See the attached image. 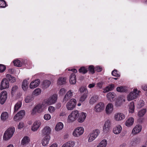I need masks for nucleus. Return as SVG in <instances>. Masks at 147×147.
<instances>
[{"label": "nucleus", "instance_id": "7", "mask_svg": "<svg viewBox=\"0 0 147 147\" xmlns=\"http://www.w3.org/2000/svg\"><path fill=\"white\" fill-rule=\"evenodd\" d=\"M44 105L45 104L42 103V104H40L36 105L32 110L31 114L34 115L36 112L40 113L43 112L44 110V108L43 107Z\"/></svg>", "mask_w": 147, "mask_h": 147}, {"label": "nucleus", "instance_id": "32", "mask_svg": "<svg viewBox=\"0 0 147 147\" xmlns=\"http://www.w3.org/2000/svg\"><path fill=\"white\" fill-rule=\"evenodd\" d=\"M114 87L115 86L114 84L109 85L103 89V92L104 93H106L109 91H111L113 89Z\"/></svg>", "mask_w": 147, "mask_h": 147}, {"label": "nucleus", "instance_id": "45", "mask_svg": "<svg viewBox=\"0 0 147 147\" xmlns=\"http://www.w3.org/2000/svg\"><path fill=\"white\" fill-rule=\"evenodd\" d=\"M146 112V109H143L139 111L138 115L140 117L143 116Z\"/></svg>", "mask_w": 147, "mask_h": 147}, {"label": "nucleus", "instance_id": "2", "mask_svg": "<svg viewBox=\"0 0 147 147\" xmlns=\"http://www.w3.org/2000/svg\"><path fill=\"white\" fill-rule=\"evenodd\" d=\"M58 95L56 94H54L50 96L47 99L43 102V104L47 105H51L55 103L57 101Z\"/></svg>", "mask_w": 147, "mask_h": 147}, {"label": "nucleus", "instance_id": "14", "mask_svg": "<svg viewBox=\"0 0 147 147\" xmlns=\"http://www.w3.org/2000/svg\"><path fill=\"white\" fill-rule=\"evenodd\" d=\"M7 93L6 91H3L1 92L0 96V102L3 104L5 102L7 98Z\"/></svg>", "mask_w": 147, "mask_h": 147}, {"label": "nucleus", "instance_id": "48", "mask_svg": "<svg viewBox=\"0 0 147 147\" xmlns=\"http://www.w3.org/2000/svg\"><path fill=\"white\" fill-rule=\"evenodd\" d=\"M79 91L81 93H88V90L85 87H81L79 89Z\"/></svg>", "mask_w": 147, "mask_h": 147}, {"label": "nucleus", "instance_id": "30", "mask_svg": "<svg viewBox=\"0 0 147 147\" xmlns=\"http://www.w3.org/2000/svg\"><path fill=\"white\" fill-rule=\"evenodd\" d=\"M22 102L21 101L18 102L16 103L14 106L13 113H16L21 107Z\"/></svg>", "mask_w": 147, "mask_h": 147}, {"label": "nucleus", "instance_id": "54", "mask_svg": "<svg viewBox=\"0 0 147 147\" xmlns=\"http://www.w3.org/2000/svg\"><path fill=\"white\" fill-rule=\"evenodd\" d=\"M51 117L50 114L47 113L45 114L44 116V119L45 120H48L50 119L51 118Z\"/></svg>", "mask_w": 147, "mask_h": 147}, {"label": "nucleus", "instance_id": "38", "mask_svg": "<svg viewBox=\"0 0 147 147\" xmlns=\"http://www.w3.org/2000/svg\"><path fill=\"white\" fill-rule=\"evenodd\" d=\"M28 87V83L27 80H24L22 84V88L24 91H26Z\"/></svg>", "mask_w": 147, "mask_h": 147}, {"label": "nucleus", "instance_id": "27", "mask_svg": "<svg viewBox=\"0 0 147 147\" xmlns=\"http://www.w3.org/2000/svg\"><path fill=\"white\" fill-rule=\"evenodd\" d=\"M125 98L123 97L121 98H120L118 99L115 102V106L116 107L120 106L122 105L123 102H125Z\"/></svg>", "mask_w": 147, "mask_h": 147}, {"label": "nucleus", "instance_id": "50", "mask_svg": "<svg viewBox=\"0 0 147 147\" xmlns=\"http://www.w3.org/2000/svg\"><path fill=\"white\" fill-rule=\"evenodd\" d=\"M116 90L117 91L120 92H124L126 90L125 88L122 86L117 87Z\"/></svg>", "mask_w": 147, "mask_h": 147}, {"label": "nucleus", "instance_id": "62", "mask_svg": "<svg viewBox=\"0 0 147 147\" xmlns=\"http://www.w3.org/2000/svg\"><path fill=\"white\" fill-rule=\"evenodd\" d=\"M95 84H96L95 83H92V84H90L88 85V87L90 88H92L94 87Z\"/></svg>", "mask_w": 147, "mask_h": 147}, {"label": "nucleus", "instance_id": "33", "mask_svg": "<svg viewBox=\"0 0 147 147\" xmlns=\"http://www.w3.org/2000/svg\"><path fill=\"white\" fill-rule=\"evenodd\" d=\"M63 127V123L61 122L57 123L55 127V130L57 131H59L62 129Z\"/></svg>", "mask_w": 147, "mask_h": 147}, {"label": "nucleus", "instance_id": "41", "mask_svg": "<svg viewBox=\"0 0 147 147\" xmlns=\"http://www.w3.org/2000/svg\"><path fill=\"white\" fill-rule=\"evenodd\" d=\"M88 71V70L87 69V67H82L79 69V71L80 73L83 74H85Z\"/></svg>", "mask_w": 147, "mask_h": 147}, {"label": "nucleus", "instance_id": "23", "mask_svg": "<svg viewBox=\"0 0 147 147\" xmlns=\"http://www.w3.org/2000/svg\"><path fill=\"white\" fill-rule=\"evenodd\" d=\"M134 122V119L132 117L129 118L126 120L125 122V125L128 127L132 125Z\"/></svg>", "mask_w": 147, "mask_h": 147}, {"label": "nucleus", "instance_id": "5", "mask_svg": "<svg viewBox=\"0 0 147 147\" xmlns=\"http://www.w3.org/2000/svg\"><path fill=\"white\" fill-rule=\"evenodd\" d=\"M84 129L83 127H77L73 131L72 135L75 137H79L83 134L84 132Z\"/></svg>", "mask_w": 147, "mask_h": 147}, {"label": "nucleus", "instance_id": "40", "mask_svg": "<svg viewBox=\"0 0 147 147\" xmlns=\"http://www.w3.org/2000/svg\"><path fill=\"white\" fill-rule=\"evenodd\" d=\"M129 113H133L134 111V103L131 102L129 105Z\"/></svg>", "mask_w": 147, "mask_h": 147}, {"label": "nucleus", "instance_id": "36", "mask_svg": "<svg viewBox=\"0 0 147 147\" xmlns=\"http://www.w3.org/2000/svg\"><path fill=\"white\" fill-rule=\"evenodd\" d=\"M66 79L65 78H59L57 81V84L59 85H62L65 84L66 82Z\"/></svg>", "mask_w": 147, "mask_h": 147}, {"label": "nucleus", "instance_id": "28", "mask_svg": "<svg viewBox=\"0 0 147 147\" xmlns=\"http://www.w3.org/2000/svg\"><path fill=\"white\" fill-rule=\"evenodd\" d=\"M98 96L97 95H94L92 96L90 98L89 101V103L91 105H93L98 100Z\"/></svg>", "mask_w": 147, "mask_h": 147}, {"label": "nucleus", "instance_id": "13", "mask_svg": "<svg viewBox=\"0 0 147 147\" xmlns=\"http://www.w3.org/2000/svg\"><path fill=\"white\" fill-rule=\"evenodd\" d=\"M41 122L39 120H36L33 123L32 126L31 130L33 131H37L39 128Z\"/></svg>", "mask_w": 147, "mask_h": 147}, {"label": "nucleus", "instance_id": "11", "mask_svg": "<svg viewBox=\"0 0 147 147\" xmlns=\"http://www.w3.org/2000/svg\"><path fill=\"white\" fill-rule=\"evenodd\" d=\"M113 106L112 103H109L106 106L105 111L107 115H110L113 111Z\"/></svg>", "mask_w": 147, "mask_h": 147}, {"label": "nucleus", "instance_id": "44", "mask_svg": "<svg viewBox=\"0 0 147 147\" xmlns=\"http://www.w3.org/2000/svg\"><path fill=\"white\" fill-rule=\"evenodd\" d=\"M41 92V90L40 88H36L33 92L32 94L36 96H38L40 94Z\"/></svg>", "mask_w": 147, "mask_h": 147}, {"label": "nucleus", "instance_id": "55", "mask_svg": "<svg viewBox=\"0 0 147 147\" xmlns=\"http://www.w3.org/2000/svg\"><path fill=\"white\" fill-rule=\"evenodd\" d=\"M6 69V67L3 65L0 64V72H3Z\"/></svg>", "mask_w": 147, "mask_h": 147}, {"label": "nucleus", "instance_id": "8", "mask_svg": "<svg viewBox=\"0 0 147 147\" xmlns=\"http://www.w3.org/2000/svg\"><path fill=\"white\" fill-rule=\"evenodd\" d=\"M125 118V115L123 113L118 112L114 114L113 116L114 120L116 121H120L124 120Z\"/></svg>", "mask_w": 147, "mask_h": 147}, {"label": "nucleus", "instance_id": "46", "mask_svg": "<svg viewBox=\"0 0 147 147\" xmlns=\"http://www.w3.org/2000/svg\"><path fill=\"white\" fill-rule=\"evenodd\" d=\"M88 94L86 93H83L80 97V101L81 102L84 101L87 97Z\"/></svg>", "mask_w": 147, "mask_h": 147}, {"label": "nucleus", "instance_id": "3", "mask_svg": "<svg viewBox=\"0 0 147 147\" xmlns=\"http://www.w3.org/2000/svg\"><path fill=\"white\" fill-rule=\"evenodd\" d=\"M79 115V111L77 110L73 111L68 116L67 122L69 123H72L75 121Z\"/></svg>", "mask_w": 147, "mask_h": 147}, {"label": "nucleus", "instance_id": "42", "mask_svg": "<svg viewBox=\"0 0 147 147\" xmlns=\"http://www.w3.org/2000/svg\"><path fill=\"white\" fill-rule=\"evenodd\" d=\"M6 77L11 82H14L16 81V78L14 77L11 76V75L9 74H7Z\"/></svg>", "mask_w": 147, "mask_h": 147}, {"label": "nucleus", "instance_id": "56", "mask_svg": "<svg viewBox=\"0 0 147 147\" xmlns=\"http://www.w3.org/2000/svg\"><path fill=\"white\" fill-rule=\"evenodd\" d=\"M66 92V90L64 88H61L59 90V92L60 95H63L65 94Z\"/></svg>", "mask_w": 147, "mask_h": 147}, {"label": "nucleus", "instance_id": "57", "mask_svg": "<svg viewBox=\"0 0 147 147\" xmlns=\"http://www.w3.org/2000/svg\"><path fill=\"white\" fill-rule=\"evenodd\" d=\"M138 107H141L144 106V102L143 100H140L138 101Z\"/></svg>", "mask_w": 147, "mask_h": 147}, {"label": "nucleus", "instance_id": "61", "mask_svg": "<svg viewBox=\"0 0 147 147\" xmlns=\"http://www.w3.org/2000/svg\"><path fill=\"white\" fill-rule=\"evenodd\" d=\"M143 90L145 91H146V96H147V86H143L142 87Z\"/></svg>", "mask_w": 147, "mask_h": 147}, {"label": "nucleus", "instance_id": "49", "mask_svg": "<svg viewBox=\"0 0 147 147\" xmlns=\"http://www.w3.org/2000/svg\"><path fill=\"white\" fill-rule=\"evenodd\" d=\"M56 110L55 107L53 106H50L48 108V111L49 112L51 113H54Z\"/></svg>", "mask_w": 147, "mask_h": 147}, {"label": "nucleus", "instance_id": "39", "mask_svg": "<svg viewBox=\"0 0 147 147\" xmlns=\"http://www.w3.org/2000/svg\"><path fill=\"white\" fill-rule=\"evenodd\" d=\"M100 133L99 129H96L93 130L90 133L93 135L96 138H97Z\"/></svg>", "mask_w": 147, "mask_h": 147}, {"label": "nucleus", "instance_id": "52", "mask_svg": "<svg viewBox=\"0 0 147 147\" xmlns=\"http://www.w3.org/2000/svg\"><path fill=\"white\" fill-rule=\"evenodd\" d=\"M112 74L113 76L117 77H119L120 76V74L118 73L117 70L116 69L112 71Z\"/></svg>", "mask_w": 147, "mask_h": 147}, {"label": "nucleus", "instance_id": "59", "mask_svg": "<svg viewBox=\"0 0 147 147\" xmlns=\"http://www.w3.org/2000/svg\"><path fill=\"white\" fill-rule=\"evenodd\" d=\"M24 123L23 122H21L18 125V129H21L24 126Z\"/></svg>", "mask_w": 147, "mask_h": 147}, {"label": "nucleus", "instance_id": "20", "mask_svg": "<svg viewBox=\"0 0 147 147\" xmlns=\"http://www.w3.org/2000/svg\"><path fill=\"white\" fill-rule=\"evenodd\" d=\"M73 96V92L71 90L68 91L65 95L63 99V102H66L68 100L71 98Z\"/></svg>", "mask_w": 147, "mask_h": 147}, {"label": "nucleus", "instance_id": "12", "mask_svg": "<svg viewBox=\"0 0 147 147\" xmlns=\"http://www.w3.org/2000/svg\"><path fill=\"white\" fill-rule=\"evenodd\" d=\"M111 125L110 120L109 119L107 120L105 122L103 126V131L104 133H107L109 131Z\"/></svg>", "mask_w": 147, "mask_h": 147}, {"label": "nucleus", "instance_id": "64", "mask_svg": "<svg viewBox=\"0 0 147 147\" xmlns=\"http://www.w3.org/2000/svg\"><path fill=\"white\" fill-rule=\"evenodd\" d=\"M15 70L13 69H9V72L11 74H13L15 73Z\"/></svg>", "mask_w": 147, "mask_h": 147}, {"label": "nucleus", "instance_id": "37", "mask_svg": "<svg viewBox=\"0 0 147 147\" xmlns=\"http://www.w3.org/2000/svg\"><path fill=\"white\" fill-rule=\"evenodd\" d=\"M107 144V141L106 140H103L99 143L96 147H106Z\"/></svg>", "mask_w": 147, "mask_h": 147}, {"label": "nucleus", "instance_id": "31", "mask_svg": "<svg viewBox=\"0 0 147 147\" xmlns=\"http://www.w3.org/2000/svg\"><path fill=\"white\" fill-rule=\"evenodd\" d=\"M69 81L70 83L73 84H75L76 82V77L74 73L71 74L70 76Z\"/></svg>", "mask_w": 147, "mask_h": 147}, {"label": "nucleus", "instance_id": "47", "mask_svg": "<svg viewBox=\"0 0 147 147\" xmlns=\"http://www.w3.org/2000/svg\"><path fill=\"white\" fill-rule=\"evenodd\" d=\"M14 65L18 67H20L22 65V63L18 60H14L13 61Z\"/></svg>", "mask_w": 147, "mask_h": 147}, {"label": "nucleus", "instance_id": "9", "mask_svg": "<svg viewBox=\"0 0 147 147\" xmlns=\"http://www.w3.org/2000/svg\"><path fill=\"white\" fill-rule=\"evenodd\" d=\"M105 106L103 103L99 102L94 107V111L96 112H100L105 109Z\"/></svg>", "mask_w": 147, "mask_h": 147}, {"label": "nucleus", "instance_id": "53", "mask_svg": "<svg viewBox=\"0 0 147 147\" xmlns=\"http://www.w3.org/2000/svg\"><path fill=\"white\" fill-rule=\"evenodd\" d=\"M89 73H90L92 74L94 73V66L93 65H90L88 68H87Z\"/></svg>", "mask_w": 147, "mask_h": 147}, {"label": "nucleus", "instance_id": "25", "mask_svg": "<svg viewBox=\"0 0 147 147\" xmlns=\"http://www.w3.org/2000/svg\"><path fill=\"white\" fill-rule=\"evenodd\" d=\"M30 141V138L27 136H24L21 140V144L22 145L26 146L28 144Z\"/></svg>", "mask_w": 147, "mask_h": 147}, {"label": "nucleus", "instance_id": "29", "mask_svg": "<svg viewBox=\"0 0 147 147\" xmlns=\"http://www.w3.org/2000/svg\"><path fill=\"white\" fill-rule=\"evenodd\" d=\"M75 145V142L72 141H70L65 143L61 147H73Z\"/></svg>", "mask_w": 147, "mask_h": 147}, {"label": "nucleus", "instance_id": "35", "mask_svg": "<svg viewBox=\"0 0 147 147\" xmlns=\"http://www.w3.org/2000/svg\"><path fill=\"white\" fill-rule=\"evenodd\" d=\"M8 117V115L7 112H3L1 114V118L2 120L4 121L7 119Z\"/></svg>", "mask_w": 147, "mask_h": 147}, {"label": "nucleus", "instance_id": "6", "mask_svg": "<svg viewBox=\"0 0 147 147\" xmlns=\"http://www.w3.org/2000/svg\"><path fill=\"white\" fill-rule=\"evenodd\" d=\"M76 105V101L74 99H71L68 101L66 105V107L68 110L71 111L74 109Z\"/></svg>", "mask_w": 147, "mask_h": 147}, {"label": "nucleus", "instance_id": "21", "mask_svg": "<svg viewBox=\"0 0 147 147\" xmlns=\"http://www.w3.org/2000/svg\"><path fill=\"white\" fill-rule=\"evenodd\" d=\"M51 82L48 80H44L42 85V87L43 89H46L48 88L51 85Z\"/></svg>", "mask_w": 147, "mask_h": 147}, {"label": "nucleus", "instance_id": "1", "mask_svg": "<svg viewBox=\"0 0 147 147\" xmlns=\"http://www.w3.org/2000/svg\"><path fill=\"white\" fill-rule=\"evenodd\" d=\"M15 131L14 127H11L7 129L3 134V140L7 141L9 140L13 136Z\"/></svg>", "mask_w": 147, "mask_h": 147}, {"label": "nucleus", "instance_id": "26", "mask_svg": "<svg viewBox=\"0 0 147 147\" xmlns=\"http://www.w3.org/2000/svg\"><path fill=\"white\" fill-rule=\"evenodd\" d=\"M122 129V128L121 125H119L113 128V131L115 134H117L121 132Z\"/></svg>", "mask_w": 147, "mask_h": 147}, {"label": "nucleus", "instance_id": "10", "mask_svg": "<svg viewBox=\"0 0 147 147\" xmlns=\"http://www.w3.org/2000/svg\"><path fill=\"white\" fill-rule=\"evenodd\" d=\"M25 113V111L24 110H21L16 114L13 117V119L15 121L20 120L24 116Z\"/></svg>", "mask_w": 147, "mask_h": 147}, {"label": "nucleus", "instance_id": "60", "mask_svg": "<svg viewBox=\"0 0 147 147\" xmlns=\"http://www.w3.org/2000/svg\"><path fill=\"white\" fill-rule=\"evenodd\" d=\"M102 82H98L96 84V86L101 89L102 88Z\"/></svg>", "mask_w": 147, "mask_h": 147}, {"label": "nucleus", "instance_id": "63", "mask_svg": "<svg viewBox=\"0 0 147 147\" xmlns=\"http://www.w3.org/2000/svg\"><path fill=\"white\" fill-rule=\"evenodd\" d=\"M96 69L98 72H100L102 71V68L99 66H97Z\"/></svg>", "mask_w": 147, "mask_h": 147}, {"label": "nucleus", "instance_id": "34", "mask_svg": "<svg viewBox=\"0 0 147 147\" xmlns=\"http://www.w3.org/2000/svg\"><path fill=\"white\" fill-rule=\"evenodd\" d=\"M34 99L32 95H30L26 96L24 99L26 103H29L32 101Z\"/></svg>", "mask_w": 147, "mask_h": 147}, {"label": "nucleus", "instance_id": "58", "mask_svg": "<svg viewBox=\"0 0 147 147\" xmlns=\"http://www.w3.org/2000/svg\"><path fill=\"white\" fill-rule=\"evenodd\" d=\"M18 89V87L17 86H14L11 89V93H13L16 91Z\"/></svg>", "mask_w": 147, "mask_h": 147}, {"label": "nucleus", "instance_id": "4", "mask_svg": "<svg viewBox=\"0 0 147 147\" xmlns=\"http://www.w3.org/2000/svg\"><path fill=\"white\" fill-rule=\"evenodd\" d=\"M140 92V91L138 90L137 89H134L133 91L131 92L128 95L127 97V100L130 101L136 98L139 95Z\"/></svg>", "mask_w": 147, "mask_h": 147}, {"label": "nucleus", "instance_id": "43", "mask_svg": "<svg viewBox=\"0 0 147 147\" xmlns=\"http://www.w3.org/2000/svg\"><path fill=\"white\" fill-rule=\"evenodd\" d=\"M96 138L93 135H92V134L90 133L88 136V142H90L95 140Z\"/></svg>", "mask_w": 147, "mask_h": 147}, {"label": "nucleus", "instance_id": "51", "mask_svg": "<svg viewBox=\"0 0 147 147\" xmlns=\"http://www.w3.org/2000/svg\"><path fill=\"white\" fill-rule=\"evenodd\" d=\"M7 6L5 1L3 0H0V7L5 8Z\"/></svg>", "mask_w": 147, "mask_h": 147}, {"label": "nucleus", "instance_id": "19", "mask_svg": "<svg viewBox=\"0 0 147 147\" xmlns=\"http://www.w3.org/2000/svg\"><path fill=\"white\" fill-rule=\"evenodd\" d=\"M51 139L50 136L47 135L43 138L42 139V143L43 146H46L48 145L49 141Z\"/></svg>", "mask_w": 147, "mask_h": 147}, {"label": "nucleus", "instance_id": "24", "mask_svg": "<svg viewBox=\"0 0 147 147\" xmlns=\"http://www.w3.org/2000/svg\"><path fill=\"white\" fill-rule=\"evenodd\" d=\"M141 126L137 125L132 130V133L134 134H136L140 132L142 130Z\"/></svg>", "mask_w": 147, "mask_h": 147}, {"label": "nucleus", "instance_id": "22", "mask_svg": "<svg viewBox=\"0 0 147 147\" xmlns=\"http://www.w3.org/2000/svg\"><path fill=\"white\" fill-rule=\"evenodd\" d=\"M116 96V94L113 92H110L107 94V100L110 102H112L114 100V98Z\"/></svg>", "mask_w": 147, "mask_h": 147}, {"label": "nucleus", "instance_id": "17", "mask_svg": "<svg viewBox=\"0 0 147 147\" xmlns=\"http://www.w3.org/2000/svg\"><path fill=\"white\" fill-rule=\"evenodd\" d=\"M51 131V129L50 127L46 126H45L42 129V134L45 135L49 136Z\"/></svg>", "mask_w": 147, "mask_h": 147}, {"label": "nucleus", "instance_id": "16", "mask_svg": "<svg viewBox=\"0 0 147 147\" xmlns=\"http://www.w3.org/2000/svg\"><path fill=\"white\" fill-rule=\"evenodd\" d=\"M86 115L87 114L86 113L82 112L80 114L79 113V115L77 117L78 121L80 123L84 122L86 118Z\"/></svg>", "mask_w": 147, "mask_h": 147}, {"label": "nucleus", "instance_id": "18", "mask_svg": "<svg viewBox=\"0 0 147 147\" xmlns=\"http://www.w3.org/2000/svg\"><path fill=\"white\" fill-rule=\"evenodd\" d=\"M40 83V80L37 79L32 82L30 85V88L31 89H34L37 87Z\"/></svg>", "mask_w": 147, "mask_h": 147}, {"label": "nucleus", "instance_id": "15", "mask_svg": "<svg viewBox=\"0 0 147 147\" xmlns=\"http://www.w3.org/2000/svg\"><path fill=\"white\" fill-rule=\"evenodd\" d=\"M9 86V81L7 79L5 78L3 79L1 83V90L8 88Z\"/></svg>", "mask_w": 147, "mask_h": 147}]
</instances>
